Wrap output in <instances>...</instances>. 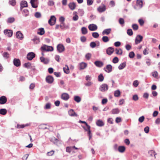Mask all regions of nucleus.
Returning a JSON list of instances; mask_svg holds the SVG:
<instances>
[{
  "mask_svg": "<svg viewBox=\"0 0 160 160\" xmlns=\"http://www.w3.org/2000/svg\"><path fill=\"white\" fill-rule=\"evenodd\" d=\"M32 40L36 44L38 43L40 41L39 38L36 36L34 37V38L32 39Z\"/></svg>",
  "mask_w": 160,
  "mask_h": 160,
  "instance_id": "ea45409f",
  "label": "nucleus"
},
{
  "mask_svg": "<svg viewBox=\"0 0 160 160\" xmlns=\"http://www.w3.org/2000/svg\"><path fill=\"white\" fill-rule=\"evenodd\" d=\"M28 4L27 2L26 1L22 0L20 2V10H21L23 8L27 7Z\"/></svg>",
  "mask_w": 160,
  "mask_h": 160,
  "instance_id": "9d476101",
  "label": "nucleus"
},
{
  "mask_svg": "<svg viewBox=\"0 0 160 160\" xmlns=\"http://www.w3.org/2000/svg\"><path fill=\"white\" fill-rule=\"evenodd\" d=\"M9 4L12 6H14L16 3L15 0H9Z\"/></svg>",
  "mask_w": 160,
  "mask_h": 160,
  "instance_id": "79ce46f5",
  "label": "nucleus"
},
{
  "mask_svg": "<svg viewBox=\"0 0 160 160\" xmlns=\"http://www.w3.org/2000/svg\"><path fill=\"white\" fill-rule=\"evenodd\" d=\"M81 98L77 96H75L74 97V100L77 102H80L81 101Z\"/></svg>",
  "mask_w": 160,
  "mask_h": 160,
  "instance_id": "4c0bfd02",
  "label": "nucleus"
},
{
  "mask_svg": "<svg viewBox=\"0 0 160 160\" xmlns=\"http://www.w3.org/2000/svg\"><path fill=\"white\" fill-rule=\"evenodd\" d=\"M9 54L7 52H4L3 54V57L6 59L9 58Z\"/></svg>",
  "mask_w": 160,
  "mask_h": 160,
  "instance_id": "5fc2aeb1",
  "label": "nucleus"
},
{
  "mask_svg": "<svg viewBox=\"0 0 160 160\" xmlns=\"http://www.w3.org/2000/svg\"><path fill=\"white\" fill-rule=\"evenodd\" d=\"M155 153V152L152 150H150L148 152V153L149 154L150 157L152 156Z\"/></svg>",
  "mask_w": 160,
  "mask_h": 160,
  "instance_id": "4d7b16f0",
  "label": "nucleus"
},
{
  "mask_svg": "<svg viewBox=\"0 0 160 160\" xmlns=\"http://www.w3.org/2000/svg\"><path fill=\"white\" fill-rule=\"evenodd\" d=\"M66 66L67 67V68L66 69L65 68H63V71L66 74H68L69 72V69L67 65H66Z\"/></svg>",
  "mask_w": 160,
  "mask_h": 160,
  "instance_id": "37998d69",
  "label": "nucleus"
},
{
  "mask_svg": "<svg viewBox=\"0 0 160 160\" xmlns=\"http://www.w3.org/2000/svg\"><path fill=\"white\" fill-rule=\"evenodd\" d=\"M51 107V104L50 103H47L45 105L44 108L45 109H50Z\"/></svg>",
  "mask_w": 160,
  "mask_h": 160,
  "instance_id": "a18cd8bd",
  "label": "nucleus"
},
{
  "mask_svg": "<svg viewBox=\"0 0 160 160\" xmlns=\"http://www.w3.org/2000/svg\"><path fill=\"white\" fill-rule=\"evenodd\" d=\"M35 57L34 53L31 52L28 53L27 55V59L29 60H32Z\"/></svg>",
  "mask_w": 160,
  "mask_h": 160,
  "instance_id": "6e6552de",
  "label": "nucleus"
},
{
  "mask_svg": "<svg viewBox=\"0 0 160 160\" xmlns=\"http://www.w3.org/2000/svg\"><path fill=\"white\" fill-rule=\"evenodd\" d=\"M78 12L79 15L81 16H82L84 13V11L82 9H79Z\"/></svg>",
  "mask_w": 160,
  "mask_h": 160,
  "instance_id": "6e6d98bb",
  "label": "nucleus"
},
{
  "mask_svg": "<svg viewBox=\"0 0 160 160\" xmlns=\"http://www.w3.org/2000/svg\"><path fill=\"white\" fill-rule=\"evenodd\" d=\"M68 6L71 10H73L76 7V4L74 2H70L68 4Z\"/></svg>",
  "mask_w": 160,
  "mask_h": 160,
  "instance_id": "4be33fe9",
  "label": "nucleus"
},
{
  "mask_svg": "<svg viewBox=\"0 0 160 160\" xmlns=\"http://www.w3.org/2000/svg\"><path fill=\"white\" fill-rule=\"evenodd\" d=\"M104 79V77L103 74L102 73H101L98 76V80L99 81L101 82H102Z\"/></svg>",
  "mask_w": 160,
  "mask_h": 160,
  "instance_id": "c9c22d12",
  "label": "nucleus"
},
{
  "mask_svg": "<svg viewBox=\"0 0 160 160\" xmlns=\"http://www.w3.org/2000/svg\"><path fill=\"white\" fill-rule=\"evenodd\" d=\"M118 149L120 152H123L125 150V147L124 146H119L118 148Z\"/></svg>",
  "mask_w": 160,
  "mask_h": 160,
  "instance_id": "cd10ccee",
  "label": "nucleus"
},
{
  "mask_svg": "<svg viewBox=\"0 0 160 160\" xmlns=\"http://www.w3.org/2000/svg\"><path fill=\"white\" fill-rule=\"evenodd\" d=\"M87 5L88 6L92 5L93 2V0H87Z\"/></svg>",
  "mask_w": 160,
  "mask_h": 160,
  "instance_id": "680f3d73",
  "label": "nucleus"
},
{
  "mask_svg": "<svg viewBox=\"0 0 160 160\" xmlns=\"http://www.w3.org/2000/svg\"><path fill=\"white\" fill-rule=\"evenodd\" d=\"M82 127L86 131H88V135H92L91 132V131L90 130V126H89V128H88V127H87V129H86V128L84 127Z\"/></svg>",
  "mask_w": 160,
  "mask_h": 160,
  "instance_id": "72a5a7b5",
  "label": "nucleus"
},
{
  "mask_svg": "<svg viewBox=\"0 0 160 160\" xmlns=\"http://www.w3.org/2000/svg\"><path fill=\"white\" fill-rule=\"evenodd\" d=\"M119 61L118 58L117 57H114L112 60V62L114 63H116L118 62Z\"/></svg>",
  "mask_w": 160,
  "mask_h": 160,
  "instance_id": "13d9d810",
  "label": "nucleus"
},
{
  "mask_svg": "<svg viewBox=\"0 0 160 160\" xmlns=\"http://www.w3.org/2000/svg\"><path fill=\"white\" fill-rule=\"evenodd\" d=\"M4 34L9 37H11L13 34V31L11 29H6L4 31Z\"/></svg>",
  "mask_w": 160,
  "mask_h": 160,
  "instance_id": "39448f33",
  "label": "nucleus"
},
{
  "mask_svg": "<svg viewBox=\"0 0 160 160\" xmlns=\"http://www.w3.org/2000/svg\"><path fill=\"white\" fill-rule=\"evenodd\" d=\"M59 21L61 22V24H63L64 23L65 18L61 16L60 17Z\"/></svg>",
  "mask_w": 160,
  "mask_h": 160,
  "instance_id": "de8ad7c7",
  "label": "nucleus"
},
{
  "mask_svg": "<svg viewBox=\"0 0 160 160\" xmlns=\"http://www.w3.org/2000/svg\"><path fill=\"white\" fill-rule=\"evenodd\" d=\"M57 51L59 53L62 52L65 50V48L63 45L61 44H58L57 47Z\"/></svg>",
  "mask_w": 160,
  "mask_h": 160,
  "instance_id": "0eeeda50",
  "label": "nucleus"
},
{
  "mask_svg": "<svg viewBox=\"0 0 160 160\" xmlns=\"http://www.w3.org/2000/svg\"><path fill=\"white\" fill-rule=\"evenodd\" d=\"M81 30L82 34L83 35L86 34L88 33L87 29L85 27H82L81 28Z\"/></svg>",
  "mask_w": 160,
  "mask_h": 160,
  "instance_id": "c756f323",
  "label": "nucleus"
},
{
  "mask_svg": "<svg viewBox=\"0 0 160 160\" xmlns=\"http://www.w3.org/2000/svg\"><path fill=\"white\" fill-rule=\"evenodd\" d=\"M143 39V37L140 35H138L137 36L135 40V43L136 44H138L139 43L141 42L142 41Z\"/></svg>",
  "mask_w": 160,
  "mask_h": 160,
  "instance_id": "423d86ee",
  "label": "nucleus"
},
{
  "mask_svg": "<svg viewBox=\"0 0 160 160\" xmlns=\"http://www.w3.org/2000/svg\"><path fill=\"white\" fill-rule=\"evenodd\" d=\"M108 86L106 84H102L100 86L99 88V90L102 92H105L108 90Z\"/></svg>",
  "mask_w": 160,
  "mask_h": 160,
  "instance_id": "f03ea898",
  "label": "nucleus"
},
{
  "mask_svg": "<svg viewBox=\"0 0 160 160\" xmlns=\"http://www.w3.org/2000/svg\"><path fill=\"white\" fill-rule=\"evenodd\" d=\"M87 64L85 62H82L79 64V69L80 70L84 69L87 66Z\"/></svg>",
  "mask_w": 160,
  "mask_h": 160,
  "instance_id": "a211bd4d",
  "label": "nucleus"
},
{
  "mask_svg": "<svg viewBox=\"0 0 160 160\" xmlns=\"http://www.w3.org/2000/svg\"><path fill=\"white\" fill-rule=\"evenodd\" d=\"M92 36L95 38H97L99 36V34L98 32H93L92 33Z\"/></svg>",
  "mask_w": 160,
  "mask_h": 160,
  "instance_id": "09e8293b",
  "label": "nucleus"
},
{
  "mask_svg": "<svg viewBox=\"0 0 160 160\" xmlns=\"http://www.w3.org/2000/svg\"><path fill=\"white\" fill-rule=\"evenodd\" d=\"M23 14H24V16L26 17L29 15V11L28 10L25 9L23 10Z\"/></svg>",
  "mask_w": 160,
  "mask_h": 160,
  "instance_id": "7c9ffc66",
  "label": "nucleus"
},
{
  "mask_svg": "<svg viewBox=\"0 0 160 160\" xmlns=\"http://www.w3.org/2000/svg\"><path fill=\"white\" fill-rule=\"evenodd\" d=\"M45 80L46 82L48 83L51 84L53 82L54 78L52 76L48 75L46 77Z\"/></svg>",
  "mask_w": 160,
  "mask_h": 160,
  "instance_id": "20e7f679",
  "label": "nucleus"
},
{
  "mask_svg": "<svg viewBox=\"0 0 160 160\" xmlns=\"http://www.w3.org/2000/svg\"><path fill=\"white\" fill-rule=\"evenodd\" d=\"M158 73L157 72V71H154L152 73V76L154 77L157 78L158 77Z\"/></svg>",
  "mask_w": 160,
  "mask_h": 160,
  "instance_id": "774afa93",
  "label": "nucleus"
},
{
  "mask_svg": "<svg viewBox=\"0 0 160 160\" xmlns=\"http://www.w3.org/2000/svg\"><path fill=\"white\" fill-rule=\"evenodd\" d=\"M91 56V54L90 53H88L85 55V58L88 60H89Z\"/></svg>",
  "mask_w": 160,
  "mask_h": 160,
  "instance_id": "052dcab7",
  "label": "nucleus"
},
{
  "mask_svg": "<svg viewBox=\"0 0 160 160\" xmlns=\"http://www.w3.org/2000/svg\"><path fill=\"white\" fill-rule=\"evenodd\" d=\"M96 46V44L94 42H91L90 44V47L92 48H94Z\"/></svg>",
  "mask_w": 160,
  "mask_h": 160,
  "instance_id": "864d4df0",
  "label": "nucleus"
},
{
  "mask_svg": "<svg viewBox=\"0 0 160 160\" xmlns=\"http://www.w3.org/2000/svg\"><path fill=\"white\" fill-rule=\"evenodd\" d=\"M135 55V54L134 52L132 51L129 52L128 56L130 58H132L134 57Z\"/></svg>",
  "mask_w": 160,
  "mask_h": 160,
  "instance_id": "49530a36",
  "label": "nucleus"
},
{
  "mask_svg": "<svg viewBox=\"0 0 160 160\" xmlns=\"http://www.w3.org/2000/svg\"><path fill=\"white\" fill-rule=\"evenodd\" d=\"M138 22L141 26H142L144 24V21L143 19H140L138 20Z\"/></svg>",
  "mask_w": 160,
  "mask_h": 160,
  "instance_id": "69168bd1",
  "label": "nucleus"
},
{
  "mask_svg": "<svg viewBox=\"0 0 160 160\" xmlns=\"http://www.w3.org/2000/svg\"><path fill=\"white\" fill-rule=\"evenodd\" d=\"M35 17L37 18H39L41 17V14L40 12H37L34 14Z\"/></svg>",
  "mask_w": 160,
  "mask_h": 160,
  "instance_id": "8fccbe9b",
  "label": "nucleus"
},
{
  "mask_svg": "<svg viewBox=\"0 0 160 160\" xmlns=\"http://www.w3.org/2000/svg\"><path fill=\"white\" fill-rule=\"evenodd\" d=\"M102 41L104 42H108L109 41L108 37L107 36H104L102 38Z\"/></svg>",
  "mask_w": 160,
  "mask_h": 160,
  "instance_id": "e433bc0d",
  "label": "nucleus"
},
{
  "mask_svg": "<svg viewBox=\"0 0 160 160\" xmlns=\"http://www.w3.org/2000/svg\"><path fill=\"white\" fill-rule=\"evenodd\" d=\"M131 48V46L128 44H126L125 45V48L128 51H129L130 50Z\"/></svg>",
  "mask_w": 160,
  "mask_h": 160,
  "instance_id": "0e129e2a",
  "label": "nucleus"
},
{
  "mask_svg": "<svg viewBox=\"0 0 160 160\" xmlns=\"http://www.w3.org/2000/svg\"><path fill=\"white\" fill-rule=\"evenodd\" d=\"M127 34L129 36H132L133 34V32L131 29H128L127 31Z\"/></svg>",
  "mask_w": 160,
  "mask_h": 160,
  "instance_id": "3c124183",
  "label": "nucleus"
},
{
  "mask_svg": "<svg viewBox=\"0 0 160 160\" xmlns=\"http://www.w3.org/2000/svg\"><path fill=\"white\" fill-rule=\"evenodd\" d=\"M88 28L90 31H95L98 29V27L96 24H91L89 25Z\"/></svg>",
  "mask_w": 160,
  "mask_h": 160,
  "instance_id": "1a4fd4ad",
  "label": "nucleus"
},
{
  "mask_svg": "<svg viewBox=\"0 0 160 160\" xmlns=\"http://www.w3.org/2000/svg\"><path fill=\"white\" fill-rule=\"evenodd\" d=\"M13 63L14 66L18 67L21 65L20 60L18 58H14L13 59Z\"/></svg>",
  "mask_w": 160,
  "mask_h": 160,
  "instance_id": "9b49d317",
  "label": "nucleus"
},
{
  "mask_svg": "<svg viewBox=\"0 0 160 160\" xmlns=\"http://www.w3.org/2000/svg\"><path fill=\"white\" fill-rule=\"evenodd\" d=\"M111 31V29L110 28L105 29L102 31V35H108L110 33Z\"/></svg>",
  "mask_w": 160,
  "mask_h": 160,
  "instance_id": "5701e85b",
  "label": "nucleus"
},
{
  "mask_svg": "<svg viewBox=\"0 0 160 160\" xmlns=\"http://www.w3.org/2000/svg\"><path fill=\"white\" fill-rule=\"evenodd\" d=\"M7 102V98L6 97L4 96H2L0 98V104H4Z\"/></svg>",
  "mask_w": 160,
  "mask_h": 160,
  "instance_id": "2eb2a0df",
  "label": "nucleus"
},
{
  "mask_svg": "<svg viewBox=\"0 0 160 160\" xmlns=\"http://www.w3.org/2000/svg\"><path fill=\"white\" fill-rule=\"evenodd\" d=\"M69 98V95L67 93H63L61 95V98L65 101L68 100Z\"/></svg>",
  "mask_w": 160,
  "mask_h": 160,
  "instance_id": "ddd939ff",
  "label": "nucleus"
},
{
  "mask_svg": "<svg viewBox=\"0 0 160 160\" xmlns=\"http://www.w3.org/2000/svg\"><path fill=\"white\" fill-rule=\"evenodd\" d=\"M38 0H31L30 3L32 7L34 8H36L38 7V5L35 4V3L37 2Z\"/></svg>",
  "mask_w": 160,
  "mask_h": 160,
  "instance_id": "412c9836",
  "label": "nucleus"
},
{
  "mask_svg": "<svg viewBox=\"0 0 160 160\" xmlns=\"http://www.w3.org/2000/svg\"><path fill=\"white\" fill-rule=\"evenodd\" d=\"M39 32H38V33L41 35H42L44 34L45 31L43 28H40L39 29Z\"/></svg>",
  "mask_w": 160,
  "mask_h": 160,
  "instance_id": "c85d7f7f",
  "label": "nucleus"
},
{
  "mask_svg": "<svg viewBox=\"0 0 160 160\" xmlns=\"http://www.w3.org/2000/svg\"><path fill=\"white\" fill-rule=\"evenodd\" d=\"M126 65V62H122L120 64L118 67V69L119 70H122L125 67Z\"/></svg>",
  "mask_w": 160,
  "mask_h": 160,
  "instance_id": "a878e982",
  "label": "nucleus"
},
{
  "mask_svg": "<svg viewBox=\"0 0 160 160\" xmlns=\"http://www.w3.org/2000/svg\"><path fill=\"white\" fill-rule=\"evenodd\" d=\"M112 66L110 64H108L106 66V68H104V70L107 72L109 73L112 71Z\"/></svg>",
  "mask_w": 160,
  "mask_h": 160,
  "instance_id": "f8f14e48",
  "label": "nucleus"
},
{
  "mask_svg": "<svg viewBox=\"0 0 160 160\" xmlns=\"http://www.w3.org/2000/svg\"><path fill=\"white\" fill-rule=\"evenodd\" d=\"M55 58L56 61H57L58 62H60V58L59 55H56L55 56Z\"/></svg>",
  "mask_w": 160,
  "mask_h": 160,
  "instance_id": "338daca9",
  "label": "nucleus"
},
{
  "mask_svg": "<svg viewBox=\"0 0 160 160\" xmlns=\"http://www.w3.org/2000/svg\"><path fill=\"white\" fill-rule=\"evenodd\" d=\"M41 61L43 62L45 64H47L49 62V60L48 58H45L43 57H41L40 58Z\"/></svg>",
  "mask_w": 160,
  "mask_h": 160,
  "instance_id": "6ab92c4d",
  "label": "nucleus"
},
{
  "mask_svg": "<svg viewBox=\"0 0 160 160\" xmlns=\"http://www.w3.org/2000/svg\"><path fill=\"white\" fill-rule=\"evenodd\" d=\"M116 53L117 54L122 55V51L121 48H119V49H116Z\"/></svg>",
  "mask_w": 160,
  "mask_h": 160,
  "instance_id": "c03bdc74",
  "label": "nucleus"
},
{
  "mask_svg": "<svg viewBox=\"0 0 160 160\" xmlns=\"http://www.w3.org/2000/svg\"><path fill=\"white\" fill-rule=\"evenodd\" d=\"M132 27L133 30L135 31H136L138 29V26L136 24H132Z\"/></svg>",
  "mask_w": 160,
  "mask_h": 160,
  "instance_id": "a19ab883",
  "label": "nucleus"
},
{
  "mask_svg": "<svg viewBox=\"0 0 160 160\" xmlns=\"http://www.w3.org/2000/svg\"><path fill=\"white\" fill-rule=\"evenodd\" d=\"M16 37L20 40H22L23 38V36L22 33L20 31H18L16 33Z\"/></svg>",
  "mask_w": 160,
  "mask_h": 160,
  "instance_id": "4468645a",
  "label": "nucleus"
},
{
  "mask_svg": "<svg viewBox=\"0 0 160 160\" xmlns=\"http://www.w3.org/2000/svg\"><path fill=\"white\" fill-rule=\"evenodd\" d=\"M144 119H145L144 117V116H142L141 117H140L139 118L138 121L142 123Z\"/></svg>",
  "mask_w": 160,
  "mask_h": 160,
  "instance_id": "e2e57ef3",
  "label": "nucleus"
},
{
  "mask_svg": "<svg viewBox=\"0 0 160 160\" xmlns=\"http://www.w3.org/2000/svg\"><path fill=\"white\" fill-rule=\"evenodd\" d=\"M120 112V111L118 108L113 109L112 111V113L113 114H117Z\"/></svg>",
  "mask_w": 160,
  "mask_h": 160,
  "instance_id": "473e14b6",
  "label": "nucleus"
},
{
  "mask_svg": "<svg viewBox=\"0 0 160 160\" xmlns=\"http://www.w3.org/2000/svg\"><path fill=\"white\" fill-rule=\"evenodd\" d=\"M94 64L96 66L99 67H101L103 65V64L102 62L99 61H95L94 62Z\"/></svg>",
  "mask_w": 160,
  "mask_h": 160,
  "instance_id": "b1692460",
  "label": "nucleus"
},
{
  "mask_svg": "<svg viewBox=\"0 0 160 160\" xmlns=\"http://www.w3.org/2000/svg\"><path fill=\"white\" fill-rule=\"evenodd\" d=\"M137 5L139 7V8H141L143 6V1L142 0H137L136 2Z\"/></svg>",
  "mask_w": 160,
  "mask_h": 160,
  "instance_id": "aec40b11",
  "label": "nucleus"
},
{
  "mask_svg": "<svg viewBox=\"0 0 160 160\" xmlns=\"http://www.w3.org/2000/svg\"><path fill=\"white\" fill-rule=\"evenodd\" d=\"M56 18L54 15L51 16L50 19L48 21V23L51 25L52 26L54 25L56 23Z\"/></svg>",
  "mask_w": 160,
  "mask_h": 160,
  "instance_id": "7ed1b4c3",
  "label": "nucleus"
},
{
  "mask_svg": "<svg viewBox=\"0 0 160 160\" xmlns=\"http://www.w3.org/2000/svg\"><path fill=\"white\" fill-rule=\"evenodd\" d=\"M106 10V7L105 6L103 5V6H100L98 8V11L100 12H102Z\"/></svg>",
  "mask_w": 160,
  "mask_h": 160,
  "instance_id": "bb28decb",
  "label": "nucleus"
},
{
  "mask_svg": "<svg viewBox=\"0 0 160 160\" xmlns=\"http://www.w3.org/2000/svg\"><path fill=\"white\" fill-rule=\"evenodd\" d=\"M96 124L97 126L99 127H102L103 126L104 124L103 122L101 120H98L96 122Z\"/></svg>",
  "mask_w": 160,
  "mask_h": 160,
  "instance_id": "393cba45",
  "label": "nucleus"
},
{
  "mask_svg": "<svg viewBox=\"0 0 160 160\" xmlns=\"http://www.w3.org/2000/svg\"><path fill=\"white\" fill-rule=\"evenodd\" d=\"M41 50L46 51H52L53 50V48L52 46H48L44 45L41 47Z\"/></svg>",
  "mask_w": 160,
  "mask_h": 160,
  "instance_id": "f257e3e1",
  "label": "nucleus"
},
{
  "mask_svg": "<svg viewBox=\"0 0 160 160\" xmlns=\"http://www.w3.org/2000/svg\"><path fill=\"white\" fill-rule=\"evenodd\" d=\"M69 115L72 117H77L78 115L75 113L74 110L72 109H71L68 112Z\"/></svg>",
  "mask_w": 160,
  "mask_h": 160,
  "instance_id": "f3484780",
  "label": "nucleus"
},
{
  "mask_svg": "<svg viewBox=\"0 0 160 160\" xmlns=\"http://www.w3.org/2000/svg\"><path fill=\"white\" fill-rule=\"evenodd\" d=\"M7 113V110L6 109L2 108L0 109V114L2 115H5Z\"/></svg>",
  "mask_w": 160,
  "mask_h": 160,
  "instance_id": "2f4dec72",
  "label": "nucleus"
},
{
  "mask_svg": "<svg viewBox=\"0 0 160 160\" xmlns=\"http://www.w3.org/2000/svg\"><path fill=\"white\" fill-rule=\"evenodd\" d=\"M15 21V19L13 17H10L8 18L7 20V22L8 23H12Z\"/></svg>",
  "mask_w": 160,
  "mask_h": 160,
  "instance_id": "f704fd0d",
  "label": "nucleus"
},
{
  "mask_svg": "<svg viewBox=\"0 0 160 160\" xmlns=\"http://www.w3.org/2000/svg\"><path fill=\"white\" fill-rule=\"evenodd\" d=\"M120 95V92L119 90H117L115 91L114 92V95L115 97H118Z\"/></svg>",
  "mask_w": 160,
  "mask_h": 160,
  "instance_id": "58836bf2",
  "label": "nucleus"
},
{
  "mask_svg": "<svg viewBox=\"0 0 160 160\" xmlns=\"http://www.w3.org/2000/svg\"><path fill=\"white\" fill-rule=\"evenodd\" d=\"M118 22L121 25L124 24L125 23L124 19L122 18H120L118 20Z\"/></svg>",
  "mask_w": 160,
  "mask_h": 160,
  "instance_id": "603ef678",
  "label": "nucleus"
},
{
  "mask_svg": "<svg viewBox=\"0 0 160 160\" xmlns=\"http://www.w3.org/2000/svg\"><path fill=\"white\" fill-rule=\"evenodd\" d=\"M114 52V48L112 47H109L106 50V53L109 55H111Z\"/></svg>",
  "mask_w": 160,
  "mask_h": 160,
  "instance_id": "dca6fc26",
  "label": "nucleus"
},
{
  "mask_svg": "<svg viewBox=\"0 0 160 160\" xmlns=\"http://www.w3.org/2000/svg\"><path fill=\"white\" fill-rule=\"evenodd\" d=\"M31 65V63L29 62L26 63L24 65V67L28 68H29Z\"/></svg>",
  "mask_w": 160,
  "mask_h": 160,
  "instance_id": "bf43d9fd",
  "label": "nucleus"
}]
</instances>
